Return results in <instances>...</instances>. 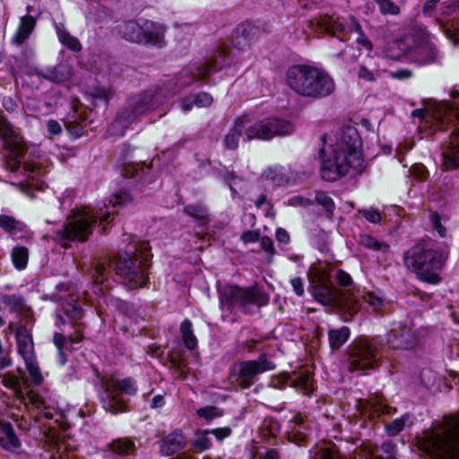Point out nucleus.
Masks as SVG:
<instances>
[{
    "mask_svg": "<svg viewBox=\"0 0 459 459\" xmlns=\"http://www.w3.org/2000/svg\"><path fill=\"white\" fill-rule=\"evenodd\" d=\"M61 44L73 52H80L82 50V44L80 40L72 35Z\"/></svg>",
    "mask_w": 459,
    "mask_h": 459,
    "instance_id": "nucleus-63",
    "label": "nucleus"
},
{
    "mask_svg": "<svg viewBox=\"0 0 459 459\" xmlns=\"http://www.w3.org/2000/svg\"><path fill=\"white\" fill-rule=\"evenodd\" d=\"M209 435H211V433L208 429H197L195 431V437L191 441L192 447L200 453L210 450L212 446V442Z\"/></svg>",
    "mask_w": 459,
    "mask_h": 459,
    "instance_id": "nucleus-34",
    "label": "nucleus"
},
{
    "mask_svg": "<svg viewBox=\"0 0 459 459\" xmlns=\"http://www.w3.org/2000/svg\"><path fill=\"white\" fill-rule=\"evenodd\" d=\"M152 247L148 241L140 240L127 247L124 256L116 260V273L131 290L147 288L150 284Z\"/></svg>",
    "mask_w": 459,
    "mask_h": 459,
    "instance_id": "nucleus-3",
    "label": "nucleus"
},
{
    "mask_svg": "<svg viewBox=\"0 0 459 459\" xmlns=\"http://www.w3.org/2000/svg\"><path fill=\"white\" fill-rule=\"evenodd\" d=\"M385 344L380 337L359 336L347 347L349 370L367 371L379 367Z\"/></svg>",
    "mask_w": 459,
    "mask_h": 459,
    "instance_id": "nucleus-7",
    "label": "nucleus"
},
{
    "mask_svg": "<svg viewBox=\"0 0 459 459\" xmlns=\"http://www.w3.org/2000/svg\"><path fill=\"white\" fill-rule=\"evenodd\" d=\"M308 459H336V457L332 449L327 447H320L310 451Z\"/></svg>",
    "mask_w": 459,
    "mask_h": 459,
    "instance_id": "nucleus-51",
    "label": "nucleus"
},
{
    "mask_svg": "<svg viewBox=\"0 0 459 459\" xmlns=\"http://www.w3.org/2000/svg\"><path fill=\"white\" fill-rule=\"evenodd\" d=\"M234 63L233 56L230 54L227 48H221L211 58L198 65L196 74L188 76L186 85L193 82H202L212 74L217 73Z\"/></svg>",
    "mask_w": 459,
    "mask_h": 459,
    "instance_id": "nucleus-15",
    "label": "nucleus"
},
{
    "mask_svg": "<svg viewBox=\"0 0 459 459\" xmlns=\"http://www.w3.org/2000/svg\"><path fill=\"white\" fill-rule=\"evenodd\" d=\"M308 427L301 413H296L290 420L286 436L287 439L298 446H305L308 440Z\"/></svg>",
    "mask_w": 459,
    "mask_h": 459,
    "instance_id": "nucleus-20",
    "label": "nucleus"
},
{
    "mask_svg": "<svg viewBox=\"0 0 459 459\" xmlns=\"http://www.w3.org/2000/svg\"><path fill=\"white\" fill-rule=\"evenodd\" d=\"M410 415L405 413L399 418L393 420L391 422L387 423L385 426V430L386 434L394 437L398 436L405 428L406 422L408 421Z\"/></svg>",
    "mask_w": 459,
    "mask_h": 459,
    "instance_id": "nucleus-39",
    "label": "nucleus"
},
{
    "mask_svg": "<svg viewBox=\"0 0 459 459\" xmlns=\"http://www.w3.org/2000/svg\"><path fill=\"white\" fill-rule=\"evenodd\" d=\"M359 245L368 249L379 251L384 254H387L390 251V245L387 242L378 240L368 234L360 235Z\"/></svg>",
    "mask_w": 459,
    "mask_h": 459,
    "instance_id": "nucleus-35",
    "label": "nucleus"
},
{
    "mask_svg": "<svg viewBox=\"0 0 459 459\" xmlns=\"http://www.w3.org/2000/svg\"><path fill=\"white\" fill-rule=\"evenodd\" d=\"M141 21L143 22V27L138 44L157 48H164L166 45L165 33L167 27L161 23L146 19Z\"/></svg>",
    "mask_w": 459,
    "mask_h": 459,
    "instance_id": "nucleus-18",
    "label": "nucleus"
},
{
    "mask_svg": "<svg viewBox=\"0 0 459 459\" xmlns=\"http://www.w3.org/2000/svg\"><path fill=\"white\" fill-rule=\"evenodd\" d=\"M86 121V116L82 114L73 115L64 121V126L71 140H77L84 134Z\"/></svg>",
    "mask_w": 459,
    "mask_h": 459,
    "instance_id": "nucleus-27",
    "label": "nucleus"
},
{
    "mask_svg": "<svg viewBox=\"0 0 459 459\" xmlns=\"http://www.w3.org/2000/svg\"><path fill=\"white\" fill-rule=\"evenodd\" d=\"M390 77L396 80H407L412 77V72L408 68H398L390 72Z\"/></svg>",
    "mask_w": 459,
    "mask_h": 459,
    "instance_id": "nucleus-64",
    "label": "nucleus"
},
{
    "mask_svg": "<svg viewBox=\"0 0 459 459\" xmlns=\"http://www.w3.org/2000/svg\"><path fill=\"white\" fill-rule=\"evenodd\" d=\"M264 429L270 437H275L280 432V423L273 418L265 419Z\"/></svg>",
    "mask_w": 459,
    "mask_h": 459,
    "instance_id": "nucleus-57",
    "label": "nucleus"
},
{
    "mask_svg": "<svg viewBox=\"0 0 459 459\" xmlns=\"http://www.w3.org/2000/svg\"><path fill=\"white\" fill-rule=\"evenodd\" d=\"M18 353L23 359L35 356L32 335L24 325H19L15 331Z\"/></svg>",
    "mask_w": 459,
    "mask_h": 459,
    "instance_id": "nucleus-24",
    "label": "nucleus"
},
{
    "mask_svg": "<svg viewBox=\"0 0 459 459\" xmlns=\"http://www.w3.org/2000/svg\"><path fill=\"white\" fill-rule=\"evenodd\" d=\"M261 248L268 254L269 256H273L276 254L273 239L268 236H263L259 239Z\"/></svg>",
    "mask_w": 459,
    "mask_h": 459,
    "instance_id": "nucleus-58",
    "label": "nucleus"
},
{
    "mask_svg": "<svg viewBox=\"0 0 459 459\" xmlns=\"http://www.w3.org/2000/svg\"><path fill=\"white\" fill-rule=\"evenodd\" d=\"M440 130L449 131L448 152L445 156L446 162L452 169H459V113L452 114L446 126L442 122Z\"/></svg>",
    "mask_w": 459,
    "mask_h": 459,
    "instance_id": "nucleus-16",
    "label": "nucleus"
},
{
    "mask_svg": "<svg viewBox=\"0 0 459 459\" xmlns=\"http://www.w3.org/2000/svg\"><path fill=\"white\" fill-rule=\"evenodd\" d=\"M220 308L229 313L236 310L254 315L269 303V297L257 285L241 287L227 283L218 290Z\"/></svg>",
    "mask_w": 459,
    "mask_h": 459,
    "instance_id": "nucleus-5",
    "label": "nucleus"
},
{
    "mask_svg": "<svg viewBox=\"0 0 459 459\" xmlns=\"http://www.w3.org/2000/svg\"><path fill=\"white\" fill-rule=\"evenodd\" d=\"M12 263L15 269L22 271L27 267L29 250L25 246H15L11 252Z\"/></svg>",
    "mask_w": 459,
    "mask_h": 459,
    "instance_id": "nucleus-36",
    "label": "nucleus"
},
{
    "mask_svg": "<svg viewBox=\"0 0 459 459\" xmlns=\"http://www.w3.org/2000/svg\"><path fill=\"white\" fill-rule=\"evenodd\" d=\"M351 333V329L346 325L329 329L327 338L331 351L333 352L339 351L348 342Z\"/></svg>",
    "mask_w": 459,
    "mask_h": 459,
    "instance_id": "nucleus-31",
    "label": "nucleus"
},
{
    "mask_svg": "<svg viewBox=\"0 0 459 459\" xmlns=\"http://www.w3.org/2000/svg\"><path fill=\"white\" fill-rule=\"evenodd\" d=\"M409 51L410 58L419 66L433 65L438 57V49L432 43L420 46L415 49H410Z\"/></svg>",
    "mask_w": 459,
    "mask_h": 459,
    "instance_id": "nucleus-23",
    "label": "nucleus"
},
{
    "mask_svg": "<svg viewBox=\"0 0 459 459\" xmlns=\"http://www.w3.org/2000/svg\"><path fill=\"white\" fill-rule=\"evenodd\" d=\"M286 82L298 95L314 100L327 98L335 91V82L327 72L305 64L290 65Z\"/></svg>",
    "mask_w": 459,
    "mask_h": 459,
    "instance_id": "nucleus-4",
    "label": "nucleus"
},
{
    "mask_svg": "<svg viewBox=\"0 0 459 459\" xmlns=\"http://www.w3.org/2000/svg\"><path fill=\"white\" fill-rule=\"evenodd\" d=\"M292 386L304 395H310L314 390L313 379L309 372L301 373L292 382Z\"/></svg>",
    "mask_w": 459,
    "mask_h": 459,
    "instance_id": "nucleus-37",
    "label": "nucleus"
},
{
    "mask_svg": "<svg viewBox=\"0 0 459 459\" xmlns=\"http://www.w3.org/2000/svg\"><path fill=\"white\" fill-rule=\"evenodd\" d=\"M195 105L198 108H208L213 103V97L206 92L201 91L193 95Z\"/></svg>",
    "mask_w": 459,
    "mask_h": 459,
    "instance_id": "nucleus-49",
    "label": "nucleus"
},
{
    "mask_svg": "<svg viewBox=\"0 0 459 459\" xmlns=\"http://www.w3.org/2000/svg\"><path fill=\"white\" fill-rule=\"evenodd\" d=\"M183 212L195 220L197 227H206L211 222L209 209L201 202L186 204Z\"/></svg>",
    "mask_w": 459,
    "mask_h": 459,
    "instance_id": "nucleus-25",
    "label": "nucleus"
},
{
    "mask_svg": "<svg viewBox=\"0 0 459 459\" xmlns=\"http://www.w3.org/2000/svg\"><path fill=\"white\" fill-rule=\"evenodd\" d=\"M134 148L130 143H124L121 149V158L124 160L123 176L125 178L142 179L143 176V167L139 164L126 163V160L131 156Z\"/></svg>",
    "mask_w": 459,
    "mask_h": 459,
    "instance_id": "nucleus-30",
    "label": "nucleus"
},
{
    "mask_svg": "<svg viewBox=\"0 0 459 459\" xmlns=\"http://www.w3.org/2000/svg\"><path fill=\"white\" fill-rule=\"evenodd\" d=\"M276 364L269 359L266 352H261L257 359L241 360L230 372L238 385L243 389L250 388L258 375L274 370Z\"/></svg>",
    "mask_w": 459,
    "mask_h": 459,
    "instance_id": "nucleus-11",
    "label": "nucleus"
},
{
    "mask_svg": "<svg viewBox=\"0 0 459 459\" xmlns=\"http://www.w3.org/2000/svg\"><path fill=\"white\" fill-rule=\"evenodd\" d=\"M382 14L397 15L400 13V7L393 0H374Z\"/></svg>",
    "mask_w": 459,
    "mask_h": 459,
    "instance_id": "nucleus-46",
    "label": "nucleus"
},
{
    "mask_svg": "<svg viewBox=\"0 0 459 459\" xmlns=\"http://www.w3.org/2000/svg\"><path fill=\"white\" fill-rule=\"evenodd\" d=\"M65 313L74 320H80L83 316V310L77 304L69 305V307L65 309Z\"/></svg>",
    "mask_w": 459,
    "mask_h": 459,
    "instance_id": "nucleus-62",
    "label": "nucleus"
},
{
    "mask_svg": "<svg viewBox=\"0 0 459 459\" xmlns=\"http://www.w3.org/2000/svg\"><path fill=\"white\" fill-rule=\"evenodd\" d=\"M387 343L394 350H411L418 343V337L405 324H394L387 333Z\"/></svg>",
    "mask_w": 459,
    "mask_h": 459,
    "instance_id": "nucleus-17",
    "label": "nucleus"
},
{
    "mask_svg": "<svg viewBox=\"0 0 459 459\" xmlns=\"http://www.w3.org/2000/svg\"><path fill=\"white\" fill-rule=\"evenodd\" d=\"M363 412L371 420H379L383 416L392 415L397 412L395 407H392L379 401L367 402L363 405Z\"/></svg>",
    "mask_w": 459,
    "mask_h": 459,
    "instance_id": "nucleus-28",
    "label": "nucleus"
},
{
    "mask_svg": "<svg viewBox=\"0 0 459 459\" xmlns=\"http://www.w3.org/2000/svg\"><path fill=\"white\" fill-rule=\"evenodd\" d=\"M138 390V383L134 377L113 379L100 395L102 408L112 415L128 412L130 403L125 396L134 397Z\"/></svg>",
    "mask_w": 459,
    "mask_h": 459,
    "instance_id": "nucleus-8",
    "label": "nucleus"
},
{
    "mask_svg": "<svg viewBox=\"0 0 459 459\" xmlns=\"http://www.w3.org/2000/svg\"><path fill=\"white\" fill-rule=\"evenodd\" d=\"M24 227V223L17 221L14 217L6 214H0V229L5 232H13L14 230L22 231Z\"/></svg>",
    "mask_w": 459,
    "mask_h": 459,
    "instance_id": "nucleus-42",
    "label": "nucleus"
},
{
    "mask_svg": "<svg viewBox=\"0 0 459 459\" xmlns=\"http://www.w3.org/2000/svg\"><path fill=\"white\" fill-rule=\"evenodd\" d=\"M179 332L185 347L189 351H194L198 347V340L195 335L193 323L190 319H184L179 325Z\"/></svg>",
    "mask_w": 459,
    "mask_h": 459,
    "instance_id": "nucleus-32",
    "label": "nucleus"
},
{
    "mask_svg": "<svg viewBox=\"0 0 459 459\" xmlns=\"http://www.w3.org/2000/svg\"><path fill=\"white\" fill-rule=\"evenodd\" d=\"M36 27V19L30 15L21 17L18 28L12 38V43L22 45L33 32Z\"/></svg>",
    "mask_w": 459,
    "mask_h": 459,
    "instance_id": "nucleus-26",
    "label": "nucleus"
},
{
    "mask_svg": "<svg viewBox=\"0 0 459 459\" xmlns=\"http://www.w3.org/2000/svg\"><path fill=\"white\" fill-rule=\"evenodd\" d=\"M366 221L373 224L380 223L382 215L377 208H369L360 212Z\"/></svg>",
    "mask_w": 459,
    "mask_h": 459,
    "instance_id": "nucleus-55",
    "label": "nucleus"
},
{
    "mask_svg": "<svg viewBox=\"0 0 459 459\" xmlns=\"http://www.w3.org/2000/svg\"><path fill=\"white\" fill-rule=\"evenodd\" d=\"M113 220V212L108 210H100L98 216L83 214L74 217L67 220L61 229L56 230L53 238L61 247L68 248L72 242L86 241L98 221L103 227V233H107V227Z\"/></svg>",
    "mask_w": 459,
    "mask_h": 459,
    "instance_id": "nucleus-6",
    "label": "nucleus"
},
{
    "mask_svg": "<svg viewBox=\"0 0 459 459\" xmlns=\"http://www.w3.org/2000/svg\"><path fill=\"white\" fill-rule=\"evenodd\" d=\"M112 306L119 314H122L129 318H134L137 315V309L130 301L116 298L112 302Z\"/></svg>",
    "mask_w": 459,
    "mask_h": 459,
    "instance_id": "nucleus-41",
    "label": "nucleus"
},
{
    "mask_svg": "<svg viewBox=\"0 0 459 459\" xmlns=\"http://www.w3.org/2000/svg\"><path fill=\"white\" fill-rule=\"evenodd\" d=\"M23 360L31 384L37 386L40 385L43 383L44 379L40 368L36 360V357L33 356Z\"/></svg>",
    "mask_w": 459,
    "mask_h": 459,
    "instance_id": "nucleus-38",
    "label": "nucleus"
},
{
    "mask_svg": "<svg viewBox=\"0 0 459 459\" xmlns=\"http://www.w3.org/2000/svg\"><path fill=\"white\" fill-rule=\"evenodd\" d=\"M91 104L95 107L103 106L107 108L109 102V93L105 88L94 87L89 92Z\"/></svg>",
    "mask_w": 459,
    "mask_h": 459,
    "instance_id": "nucleus-40",
    "label": "nucleus"
},
{
    "mask_svg": "<svg viewBox=\"0 0 459 459\" xmlns=\"http://www.w3.org/2000/svg\"><path fill=\"white\" fill-rule=\"evenodd\" d=\"M141 20L142 19L137 21L130 20L118 25L117 30L121 38L129 42L138 44L143 27V22Z\"/></svg>",
    "mask_w": 459,
    "mask_h": 459,
    "instance_id": "nucleus-29",
    "label": "nucleus"
},
{
    "mask_svg": "<svg viewBox=\"0 0 459 459\" xmlns=\"http://www.w3.org/2000/svg\"><path fill=\"white\" fill-rule=\"evenodd\" d=\"M443 435L432 438V446L437 459H459V418L445 416Z\"/></svg>",
    "mask_w": 459,
    "mask_h": 459,
    "instance_id": "nucleus-12",
    "label": "nucleus"
},
{
    "mask_svg": "<svg viewBox=\"0 0 459 459\" xmlns=\"http://www.w3.org/2000/svg\"><path fill=\"white\" fill-rule=\"evenodd\" d=\"M3 302L9 307L11 312L22 311L25 307V299L21 295H5L3 297Z\"/></svg>",
    "mask_w": 459,
    "mask_h": 459,
    "instance_id": "nucleus-44",
    "label": "nucleus"
},
{
    "mask_svg": "<svg viewBox=\"0 0 459 459\" xmlns=\"http://www.w3.org/2000/svg\"><path fill=\"white\" fill-rule=\"evenodd\" d=\"M2 385L8 389H16L20 386V379L13 374L6 373L3 377Z\"/></svg>",
    "mask_w": 459,
    "mask_h": 459,
    "instance_id": "nucleus-60",
    "label": "nucleus"
},
{
    "mask_svg": "<svg viewBox=\"0 0 459 459\" xmlns=\"http://www.w3.org/2000/svg\"><path fill=\"white\" fill-rule=\"evenodd\" d=\"M335 280L341 287H351L353 285V279L349 273L342 269H338L335 274Z\"/></svg>",
    "mask_w": 459,
    "mask_h": 459,
    "instance_id": "nucleus-53",
    "label": "nucleus"
},
{
    "mask_svg": "<svg viewBox=\"0 0 459 459\" xmlns=\"http://www.w3.org/2000/svg\"><path fill=\"white\" fill-rule=\"evenodd\" d=\"M47 131L52 136H58L63 132V126L57 120L48 119L47 121Z\"/></svg>",
    "mask_w": 459,
    "mask_h": 459,
    "instance_id": "nucleus-61",
    "label": "nucleus"
},
{
    "mask_svg": "<svg viewBox=\"0 0 459 459\" xmlns=\"http://www.w3.org/2000/svg\"><path fill=\"white\" fill-rule=\"evenodd\" d=\"M196 414L204 419L206 423H211L214 419L220 418L222 416L221 410L212 405L204 406L197 409Z\"/></svg>",
    "mask_w": 459,
    "mask_h": 459,
    "instance_id": "nucleus-45",
    "label": "nucleus"
},
{
    "mask_svg": "<svg viewBox=\"0 0 459 459\" xmlns=\"http://www.w3.org/2000/svg\"><path fill=\"white\" fill-rule=\"evenodd\" d=\"M157 89H149L126 99L125 107L117 113V120L132 124L139 117L154 110L160 104Z\"/></svg>",
    "mask_w": 459,
    "mask_h": 459,
    "instance_id": "nucleus-10",
    "label": "nucleus"
},
{
    "mask_svg": "<svg viewBox=\"0 0 459 459\" xmlns=\"http://www.w3.org/2000/svg\"><path fill=\"white\" fill-rule=\"evenodd\" d=\"M261 238L260 230H245L240 236L241 241L246 244L258 242Z\"/></svg>",
    "mask_w": 459,
    "mask_h": 459,
    "instance_id": "nucleus-59",
    "label": "nucleus"
},
{
    "mask_svg": "<svg viewBox=\"0 0 459 459\" xmlns=\"http://www.w3.org/2000/svg\"><path fill=\"white\" fill-rule=\"evenodd\" d=\"M315 200L317 204L321 205L325 213L328 216H332L333 214V212L335 210V204L333 199L327 195L325 192H316L315 195Z\"/></svg>",
    "mask_w": 459,
    "mask_h": 459,
    "instance_id": "nucleus-43",
    "label": "nucleus"
},
{
    "mask_svg": "<svg viewBox=\"0 0 459 459\" xmlns=\"http://www.w3.org/2000/svg\"><path fill=\"white\" fill-rule=\"evenodd\" d=\"M56 415H58V416L62 417V414L57 412V411L56 409L50 408V407H48L46 404V409H41L38 412V416L36 418V421H39L42 419H46V420H55V422L57 423L59 420L57 419H55Z\"/></svg>",
    "mask_w": 459,
    "mask_h": 459,
    "instance_id": "nucleus-54",
    "label": "nucleus"
},
{
    "mask_svg": "<svg viewBox=\"0 0 459 459\" xmlns=\"http://www.w3.org/2000/svg\"><path fill=\"white\" fill-rule=\"evenodd\" d=\"M159 444L161 455L164 456H171L183 450L186 445V441L182 431L177 429L165 436Z\"/></svg>",
    "mask_w": 459,
    "mask_h": 459,
    "instance_id": "nucleus-21",
    "label": "nucleus"
},
{
    "mask_svg": "<svg viewBox=\"0 0 459 459\" xmlns=\"http://www.w3.org/2000/svg\"><path fill=\"white\" fill-rule=\"evenodd\" d=\"M24 151L20 145V152L18 153L10 152V156L6 160V168L12 172H17L22 164V158Z\"/></svg>",
    "mask_w": 459,
    "mask_h": 459,
    "instance_id": "nucleus-47",
    "label": "nucleus"
},
{
    "mask_svg": "<svg viewBox=\"0 0 459 459\" xmlns=\"http://www.w3.org/2000/svg\"><path fill=\"white\" fill-rule=\"evenodd\" d=\"M27 396H28L29 402L31 403V405L34 406V408L38 411V412L41 409H46V401L44 400V398L41 395H39V394H37L33 391H30V392H28Z\"/></svg>",
    "mask_w": 459,
    "mask_h": 459,
    "instance_id": "nucleus-56",
    "label": "nucleus"
},
{
    "mask_svg": "<svg viewBox=\"0 0 459 459\" xmlns=\"http://www.w3.org/2000/svg\"><path fill=\"white\" fill-rule=\"evenodd\" d=\"M429 221L433 230L437 231V235L440 238H445L446 236V228L442 224L440 214L437 212H431L429 214Z\"/></svg>",
    "mask_w": 459,
    "mask_h": 459,
    "instance_id": "nucleus-48",
    "label": "nucleus"
},
{
    "mask_svg": "<svg viewBox=\"0 0 459 459\" xmlns=\"http://www.w3.org/2000/svg\"><path fill=\"white\" fill-rule=\"evenodd\" d=\"M248 122V117L246 115L238 117L234 120L233 126L223 139L225 149L237 150L239 139L243 134L244 142L252 140L269 141L276 136L288 135L293 130V125L282 118L268 117L247 126Z\"/></svg>",
    "mask_w": 459,
    "mask_h": 459,
    "instance_id": "nucleus-2",
    "label": "nucleus"
},
{
    "mask_svg": "<svg viewBox=\"0 0 459 459\" xmlns=\"http://www.w3.org/2000/svg\"><path fill=\"white\" fill-rule=\"evenodd\" d=\"M22 441L17 436L13 425L8 420L0 422V447L14 455L23 454Z\"/></svg>",
    "mask_w": 459,
    "mask_h": 459,
    "instance_id": "nucleus-19",
    "label": "nucleus"
},
{
    "mask_svg": "<svg viewBox=\"0 0 459 459\" xmlns=\"http://www.w3.org/2000/svg\"><path fill=\"white\" fill-rule=\"evenodd\" d=\"M111 450L119 456L134 455L136 450L134 441L130 437H122L110 444Z\"/></svg>",
    "mask_w": 459,
    "mask_h": 459,
    "instance_id": "nucleus-33",
    "label": "nucleus"
},
{
    "mask_svg": "<svg viewBox=\"0 0 459 459\" xmlns=\"http://www.w3.org/2000/svg\"><path fill=\"white\" fill-rule=\"evenodd\" d=\"M449 250L446 247H431L425 243H417L403 253L404 266L415 274L418 281L429 285H439L442 272L446 267Z\"/></svg>",
    "mask_w": 459,
    "mask_h": 459,
    "instance_id": "nucleus-1",
    "label": "nucleus"
},
{
    "mask_svg": "<svg viewBox=\"0 0 459 459\" xmlns=\"http://www.w3.org/2000/svg\"><path fill=\"white\" fill-rule=\"evenodd\" d=\"M130 200L131 196L129 193H127L126 191H118L112 195V196L109 199V204L112 208H116L117 206L130 202Z\"/></svg>",
    "mask_w": 459,
    "mask_h": 459,
    "instance_id": "nucleus-50",
    "label": "nucleus"
},
{
    "mask_svg": "<svg viewBox=\"0 0 459 459\" xmlns=\"http://www.w3.org/2000/svg\"><path fill=\"white\" fill-rule=\"evenodd\" d=\"M211 435L219 442H222L226 438L230 437L232 434V429L230 426L211 429H209Z\"/></svg>",
    "mask_w": 459,
    "mask_h": 459,
    "instance_id": "nucleus-52",
    "label": "nucleus"
},
{
    "mask_svg": "<svg viewBox=\"0 0 459 459\" xmlns=\"http://www.w3.org/2000/svg\"><path fill=\"white\" fill-rule=\"evenodd\" d=\"M321 177L325 181L335 182L353 169L351 160L343 152L333 149L327 153L325 148L320 150Z\"/></svg>",
    "mask_w": 459,
    "mask_h": 459,
    "instance_id": "nucleus-13",
    "label": "nucleus"
},
{
    "mask_svg": "<svg viewBox=\"0 0 459 459\" xmlns=\"http://www.w3.org/2000/svg\"><path fill=\"white\" fill-rule=\"evenodd\" d=\"M0 139L4 148L9 152L18 153L20 152V143L17 141L14 127L3 114H0Z\"/></svg>",
    "mask_w": 459,
    "mask_h": 459,
    "instance_id": "nucleus-22",
    "label": "nucleus"
},
{
    "mask_svg": "<svg viewBox=\"0 0 459 459\" xmlns=\"http://www.w3.org/2000/svg\"><path fill=\"white\" fill-rule=\"evenodd\" d=\"M361 147L362 140L358 130L353 126H347L342 131L341 145L333 149L343 152L351 160L353 170L361 173L365 168Z\"/></svg>",
    "mask_w": 459,
    "mask_h": 459,
    "instance_id": "nucleus-14",
    "label": "nucleus"
},
{
    "mask_svg": "<svg viewBox=\"0 0 459 459\" xmlns=\"http://www.w3.org/2000/svg\"><path fill=\"white\" fill-rule=\"evenodd\" d=\"M308 292L315 301L325 307H333L340 291L333 285L330 274L324 269L311 265L307 271Z\"/></svg>",
    "mask_w": 459,
    "mask_h": 459,
    "instance_id": "nucleus-9",
    "label": "nucleus"
}]
</instances>
